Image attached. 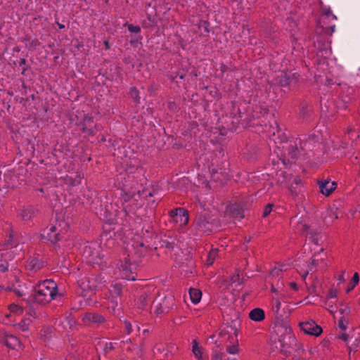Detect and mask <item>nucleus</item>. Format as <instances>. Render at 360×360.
<instances>
[{
	"label": "nucleus",
	"mask_w": 360,
	"mask_h": 360,
	"mask_svg": "<svg viewBox=\"0 0 360 360\" xmlns=\"http://www.w3.org/2000/svg\"><path fill=\"white\" fill-rule=\"evenodd\" d=\"M169 217L173 222L180 226H186L189 220L188 212L183 207H178L169 212Z\"/></svg>",
	"instance_id": "6e6552de"
},
{
	"label": "nucleus",
	"mask_w": 360,
	"mask_h": 360,
	"mask_svg": "<svg viewBox=\"0 0 360 360\" xmlns=\"http://www.w3.org/2000/svg\"><path fill=\"white\" fill-rule=\"evenodd\" d=\"M276 297H280L281 300H284L286 298V295L283 292H279V293H278V295Z\"/></svg>",
	"instance_id": "864d4df0"
},
{
	"label": "nucleus",
	"mask_w": 360,
	"mask_h": 360,
	"mask_svg": "<svg viewBox=\"0 0 360 360\" xmlns=\"http://www.w3.org/2000/svg\"><path fill=\"white\" fill-rule=\"evenodd\" d=\"M109 347H110V349H112L114 348V347H113V345H112V342H110V343L109 344Z\"/></svg>",
	"instance_id": "69168bd1"
},
{
	"label": "nucleus",
	"mask_w": 360,
	"mask_h": 360,
	"mask_svg": "<svg viewBox=\"0 0 360 360\" xmlns=\"http://www.w3.org/2000/svg\"><path fill=\"white\" fill-rule=\"evenodd\" d=\"M314 46L319 49L318 56L324 57H328L330 56L331 51L328 49L327 43L323 42L321 44V42L318 40L317 41H314Z\"/></svg>",
	"instance_id": "4be33fe9"
},
{
	"label": "nucleus",
	"mask_w": 360,
	"mask_h": 360,
	"mask_svg": "<svg viewBox=\"0 0 360 360\" xmlns=\"http://www.w3.org/2000/svg\"><path fill=\"white\" fill-rule=\"evenodd\" d=\"M337 296V292L335 290H330L328 294V298H335Z\"/></svg>",
	"instance_id": "8fccbe9b"
},
{
	"label": "nucleus",
	"mask_w": 360,
	"mask_h": 360,
	"mask_svg": "<svg viewBox=\"0 0 360 360\" xmlns=\"http://www.w3.org/2000/svg\"><path fill=\"white\" fill-rule=\"evenodd\" d=\"M300 115L303 118H305L307 117V115H308L307 106L303 105L300 108Z\"/></svg>",
	"instance_id": "79ce46f5"
},
{
	"label": "nucleus",
	"mask_w": 360,
	"mask_h": 360,
	"mask_svg": "<svg viewBox=\"0 0 360 360\" xmlns=\"http://www.w3.org/2000/svg\"><path fill=\"white\" fill-rule=\"evenodd\" d=\"M90 293H92V292L91 291ZM91 295V294H89L88 295V292L85 293V294H82V297L79 298V302L81 306H86V305H88L90 304V301L89 300V298H87L86 300L85 299L86 297H90Z\"/></svg>",
	"instance_id": "2f4dec72"
},
{
	"label": "nucleus",
	"mask_w": 360,
	"mask_h": 360,
	"mask_svg": "<svg viewBox=\"0 0 360 360\" xmlns=\"http://www.w3.org/2000/svg\"><path fill=\"white\" fill-rule=\"evenodd\" d=\"M2 341L6 346L13 349H15L20 347L19 339L11 334H6Z\"/></svg>",
	"instance_id": "aec40b11"
},
{
	"label": "nucleus",
	"mask_w": 360,
	"mask_h": 360,
	"mask_svg": "<svg viewBox=\"0 0 360 360\" xmlns=\"http://www.w3.org/2000/svg\"><path fill=\"white\" fill-rule=\"evenodd\" d=\"M206 26L205 27V32H209V30H208V23L206 22V21H204L203 22Z\"/></svg>",
	"instance_id": "680f3d73"
},
{
	"label": "nucleus",
	"mask_w": 360,
	"mask_h": 360,
	"mask_svg": "<svg viewBox=\"0 0 360 360\" xmlns=\"http://www.w3.org/2000/svg\"><path fill=\"white\" fill-rule=\"evenodd\" d=\"M274 124L271 125V130L269 131L271 140H272L276 145L278 149H281V160L284 165L287 163L295 162L301 155V151L304 150L307 143H302V140L299 139L295 141H288V135L282 131L278 127L276 120H274Z\"/></svg>",
	"instance_id": "f257e3e1"
},
{
	"label": "nucleus",
	"mask_w": 360,
	"mask_h": 360,
	"mask_svg": "<svg viewBox=\"0 0 360 360\" xmlns=\"http://www.w3.org/2000/svg\"><path fill=\"white\" fill-rule=\"evenodd\" d=\"M359 276L358 273L355 272L352 277L353 285H352V288H354V286L359 283Z\"/></svg>",
	"instance_id": "a18cd8bd"
},
{
	"label": "nucleus",
	"mask_w": 360,
	"mask_h": 360,
	"mask_svg": "<svg viewBox=\"0 0 360 360\" xmlns=\"http://www.w3.org/2000/svg\"><path fill=\"white\" fill-rule=\"evenodd\" d=\"M76 176L78 179L67 175L64 179L65 184L70 186H76L79 185L80 184V179L82 178V174L77 172Z\"/></svg>",
	"instance_id": "393cba45"
},
{
	"label": "nucleus",
	"mask_w": 360,
	"mask_h": 360,
	"mask_svg": "<svg viewBox=\"0 0 360 360\" xmlns=\"http://www.w3.org/2000/svg\"><path fill=\"white\" fill-rule=\"evenodd\" d=\"M212 360H229V359L224 354L217 353V354H215L212 356Z\"/></svg>",
	"instance_id": "a19ab883"
},
{
	"label": "nucleus",
	"mask_w": 360,
	"mask_h": 360,
	"mask_svg": "<svg viewBox=\"0 0 360 360\" xmlns=\"http://www.w3.org/2000/svg\"><path fill=\"white\" fill-rule=\"evenodd\" d=\"M226 212L230 217L239 220L245 217L243 210L237 205L227 206Z\"/></svg>",
	"instance_id": "6ab92c4d"
},
{
	"label": "nucleus",
	"mask_w": 360,
	"mask_h": 360,
	"mask_svg": "<svg viewBox=\"0 0 360 360\" xmlns=\"http://www.w3.org/2000/svg\"><path fill=\"white\" fill-rule=\"evenodd\" d=\"M26 46L30 49H35L39 45V42L37 39H30L28 43L25 44Z\"/></svg>",
	"instance_id": "f704fd0d"
},
{
	"label": "nucleus",
	"mask_w": 360,
	"mask_h": 360,
	"mask_svg": "<svg viewBox=\"0 0 360 360\" xmlns=\"http://www.w3.org/2000/svg\"><path fill=\"white\" fill-rule=\"evenodd\" d=\"M177 77H179L180 79H184L185 77H186V74H184V73L176 74V75L171 74L169 76V79L172 82L178 84V81L176 80Z\"/></svg>",
	"instance_id": "72a5a7b5"
},
{
	"label": "nucleus",
	"mask_w": 360,
	"mask_h": 360,
	"mask_svg": "<svg viewBox=\"0 0 360 360\" xmlns=\"http://www.w3.org/2000/svg\"><path fill=\"white\" fill-rule=\"evenodd\" d=\"M330 18H331L333 20H337L336 15H335L333 13H332V15H330Z\"/></svg>",
	"instance_id": "e2e57ef3"
},
{
	"label": "nucleus",
	"mask_w": 360,
	"mask_h": 360,
	"mask_svg": "<svg viewBox=\"0 0 360 360\" xmlns=\"http://www.w3.org/2000/svg\"><path fill=\"white\" fill-rule=\"evenodd\" d=\"M272 207H273V205L270 204V203L267 204L265 206L264 211H263V217H267L271 213V212L272 211Z\"/></svg>",
	"instance_id": "ea45409f"
},
{
	"label": "nucleus",
	"mask_w": 360,
	"mask_h": 360,
	"mask_svg": "<svg viewBox=\"0 0 360 360\" xmlns=\"http://www.w3.org/2000/svg\"><path fill=\"white\" fill-rule=\"evenodd\" d=\"M195 229L202 233H209L212 231L214 224L212 221L203 215L198 216L194 223Z\"/></svg>",
	"instance_id": "9d476101"
},
{
	"label": "nucleus",
	"mask_w": 360,
	"mask_h": 360,
	"mask_svg": "<svg viewBox=\"0 0 360 360\" xmlns=\"http://www.w3.org/2000/svg\"><path fill=\"white\" fill-rule=\"evenodd\" d=\"M132 247L134 248H136L138 247H140L141 248V250L136 252V253L139 254V256L142 255L143 250H145L146 249V247L145 246V245L143 243H134L132 245Z\"/></svg>",
	"instance_id": "e433bc0d"
},
{
	"label": "nucleus",
	"mask_w": 360,
	"mask_h": 360,
	"mask_svg": "<svg viewBox=\"0 0 360 360\" xmlns=\"http://www.w3.org/2000/svg\"><path fill=\"white\" fill-rule=\"evenodd\" d=\"M77 124L83 133L87 134L88 135H92L94 134L96 125L92 116L88 114H84L80 120H77Z\"/></svg>",
	"instance_id": "9b49d317"
},
{
	"label": "nucleus",
	"mask_w": 360,
	"mask_h": 360,
	"mask_svg": "<svg viewBox=\"0 0 360 360\" xmlns=\"http://www.w3.org/2000/svg\"><path fill=\"white\" fill-rule=\"evenodd\" d=\"M83 255L89 262L94 264L101 266L106 263L102 248L96 243H88L84 248Z\"/></svg>",
	"instance_id": "39448f33"
},
{
	"label": "nucleus",
	"mask_w": 360,
	"mask_h": 360,
	"mask_svg": "<svg viewBox=\"0 0 360 360\" xmlns=\"http://www.w3.org/2000/svg\"><path fill=\"white\" fill-rule=\"evenodd\" d=\"M68 229L69 226L65 221H56L50 227H47L42 231L41 233V239L50 241L55 245L65 239Z\"/></svg>",
	"instance_id": "7ed1b4c3"
},
{
	"label": "nucleus",
	"mask_w": 360,
	"mask_h": 360,
	"mask_svg": "<svg viewBox=\"0 0 360 360\" xmlns=\"http://www.w3.org/2000/svg\"><path fill=\"white\" fill-rule=\"evenodd\" d=\"M122 289L121 284L115 283L111 285L110 292L113 296H120L122 293Z\"/></svg>",
	"instance_id": "c85d7f7f"
},
{
	"label": "nucleus",
	"mask_w": 360,
	"mask_h": 360,
	"mask_svg": "<svg viewBox=\"0 0 360 360\" xmlns=\"http://www.w3.org/2000/svg\"><path fill=\"white\" fill-rule=\"evenodd\" d=\"M271 291L274 292V293H276V296L278 295V293H279V292L274 287L272 286L271 288Z\"/></svg>",
	"instance_id": "052dcab7"
},
{
	"label": "nucleus",
	"mask_w": 360,
	"mask_h": 360,
	"mask_svg": "<svg viewBox=\"0 0 360 360\" xmlns=\"http://www.w3.org/2000/svg\"><path fill=\"white\" fill-rule=\"evenodd\" d=\"M83 323L86 325L94 323L100 324L105 322V319L98 313L86 312L82 318Z\"/></svg>",
	"instance_id": "4468645a"
},
{
	"label": "nucleus",
	"mask_w": 360,
	"mask_h": 360,
	"mask_svg": "<svg viewBox=\"0 0 360 360\" xmlns=\"http://www.w3.org/2000/svg\"><path fill=\"white\" fill-rule=\"evenodd\" d=\"M295 340V338L291 335L280 336L272 341V348L274 351L286 355L290 353V345Z\"/></svg>",
	"instance_id": "0eeeda50"
},
{
	"label": "nucleus",
	"mask_w": 360,
	"mask_h": 360,
	"mask_svg": "<svg viewBox=\"0 0 360 360\" xmlns=\"http://www.w3.org/2000/svg\"><path fill=\"white\" fill-rule=\"evenodd\" d=\"M333 215H334V218H335V219H338V215H337V214H333Z\"/></svg>",
	"instance_id": "774afa93"
},
{
	"label": "nucleus",
	"mask_w": 360,
	"mask_h": 360,
	"mask_svg": "<svg viewBox=\"0 0 360 360\" xmlns=\"http://www.w3.org/2000/svg\"><path fill=\"white\" fill-rule=\"evenodd\" d=\"M34 285L31 283L19 284L17 287H15L14 291L19 297H32L33 300Z\"/></svg>",
	"instance_id": "2eb2a0df"
},
{
	"label": "nucleus",
	"mask_w": 360,
	"mask_h": 360,
	"mask_svg": "<svg viewBox=\"0 0 360 360\" xmlns=\"http://www.w3.org/2000/svg\"><path fill=\"white\" fill-rule=\"evenodd\" d=\"M25 65H26V60L25 58H21L19 62V65L25 67ZM25 71H26V68H23L22 74L24 75Z\"/></svg>",
	"instance_id": "de8ad7c7"
},
{
	"label": "nucleus",
	"mask_w": 360,
	"mask_h": 360,
	"mask_svg": "<svg viewBox=\"0 0 360 360\" xmlns=\"http://www.w3.org/2000/svg\"><path fill=\"white\" fill-rule=\"evenodd\" d=\"M309 228V226L304 223L300 222L298 224V229L303 232L307 231Z\"/></svg>",
	"instance_id": "49530a36"
},
{
	"label": "nucleus",
	"mask_w": 360,
	"mask_h": 360,
	"mask_svg": "<svg viewBox=\"0 0 360 360\" xmlns=\"http://www.w3.org/2000/svg\"><path fill=\"white\" fill-rule=\"evenodd\" d=\"M44 266L45 262L44 261L39 258L33 257L27 261L25 267L30 271L36 272L42 269Z\"/></svg>",
	"instance_id": "f3484780"
},
{
	"label": "nucleus",
	"mask_w": 360,
	"mask_h": 360,
	"mask_svg": "<svg viewBox=\"0 0 360 360\" xmlns=\"http://www.w3.org/2000/svg\"><path fill=\"white\" fill-rule=\"evenodd\" d=\"M231 280L232 283L235 284L236 285H239L242 283L238 274L232 276Z\"/></svg>",
	"instance_id": "c03bdc74"
},
{
	"label": "nucleus",
	"mask_w": 360,
	"mask_h": 360,
	"mask_svg": "<svg viewBox=\"0 0 360 360\" xmlns=\"http://www.w3.org/2000/svg\"><path fill=\"white\" fill-rule=\"evenodd\" d=\"M18 248V246H15L13 248H12V249H13V250H11V252L13 253L14 252V250H16Z\"/></svg>",
	"instance_id": "338daca9"
},
{
	"label": "nucleus",
	"mask_w": 360,
	"mask_h": 360,
	"mask_svg": "<svg viewBox=\"0 0 360 360\" xmlns=\"http://www.w3.org/2000/svg\"><path fill=\"white\" fill-rule=\"evenodd\" d=\"M130 255L128 248L122 252L120 257V264L117 266L118 277L128 281H135V275L133 272L136 264L131 262Z\"/></svg>",
	"instance_id": "20e7f679"
},
{
	"label": "nucleus",
	"mask_w": 360,
	"mask_h": 360,
	"mask_svg": "<svg viewBox=\"0 0 360 360\" xmlns=\"http://www.w3.org/2000/svg\"><path fill=\"white\" fill-rule=\"evenodd\" d=\"M104 45H105V49H107V50H108V49H110L109 43H108V41H104Z\"/></svg>",
	"instance_id": "bf43d9fd"
},
{
	"label": "nucleus",
	"mask_w": 360,
	"mask_h": 360,
	"mask_svg": "<svg viewBox=\"0 0 360 360\" xmlns=\"http://www.w3.org/2000/svg\"><path fill=\"white\" fill-rule=\"evenodd\" d=\"M192 352H193L195 357L197 359H198V360L202 359V352H201V348L198 345V343L195 340H194L192 343Z\"/></svg>",
	"instance_id": "bb28decb"
},
{
	"label": "nucleus",
	"mask_w": 360,
	"mask_h": 360,
	"mask_svg": "<svg viewBox=\"0 0 360 360\" xmlns=\"http://www.w3.org/2000/svg\"><path fill=\"white\" fill-rule=\"evenodd\" d=\"M335 30V25H333L329 28L323 27V32L327 34L331 35Z\"/></svg>",
	"instance_id": "37998d69"
},
{
	"label": "nucleus",
	"mask_w": 360,
	"mask_h": 360,
	"mask_svg": "<svg viewBox=\"0 0 360 360\" xmlns=\"http://www.w3.org/2000/svg\"><path fill=\"white\" fill-rule=\"evenodd\" d=\"M249 318L256 322H260L265 318L264 311L261 308H255L249 313Z\"/></svg>",
	"instance_id": "412c9836"
},
{
	"label": "nucleus",
	"mask_w": 360,
	"mask_h": 360,
	"mask_svg": "<svg viewBox=\"0 0 360 360\" xmlns=\"http://www.w3.org/2000/svg\"><path fill=\"white\" fill-rule=\"evenodd\" d=\"M174 305V297L168 295L164 297L160 302L155 305V312L157 315L168 313Z\"/></svg>",
	"instance_id": "1a4fd4ad"
},
{
	"label": "nucleus",
	"mask_w": 360,
	"mask_h": 360,
	"mask_svg": "<svg viewBox=\"0 0 360 360\" xmlns=\"http://www.w3.org/2000/svg\"><path fill=\"white\" fill-rule=\"evenodd\" d=\"M302 187L303 186L301 179L297 176H292L290 180V184L289 186V190L292 195L293 196L297 195L298 193L302 192Z\"/></svg>",
	"instance_id": "a211bd4d"
},
{
	"label": "nucleus",
	"mask_w": 360,
	"mask_h": 360,
	"mask_svg": "<svg viewBox=\"0 0 360 360\" xmlns=\"http://www.w3.org/2000/svg\"><path fill=\"white\" fill-rule=\"evenodd\" d=\"M281 301L280 297H276L273 298V309L276 313H278L281 309Z\"/></svg>",
	"instance_id": "7c9ffc66"
},
{
	"label": "nucleus",
	"mask_w": 360,
	"mask_h": 360,
	"mask_svg": "<svg viewBox=\"0 0 360 360\" xmlns=\"http://www.w3.org/2000/svg\"><path fill=\"white\" fill-rule=\"evenodd\" d=\"M226 352L231 354H236L238 352V346L236 345H229L226 347Z\"/></svg>",
	"instance_id": "c9c22d12"
},
{
	"label": "nucleus",
	"mask_w": 360,
	"mask_h": 360,
	"mask_svg": "<svg viewBox=\"0 0 360 360\" xmlns=\"http://www.w3.org/2000/svg\"><path fill=\"white\" fill-rule=\"evenodd\" d=\"M217 255V249H212L207 253V257L205 263L207 266H211L214 263Z\"/></svg>",
	"instance_id": "cd10ccee"
},
{
	"label": "nucleus",
	"mask_w": 360,
	"mask_h": 360,
	"mask_svg": "<svg viewBox=\"0 0 360 360\" xmlns=\"http://www.w3.org/2000/svg\"><path fill=\"white\" fill-rule=\"evenodd\" d=\"M318 185L320 192L326 196L330 195L337 186L335 182L327 179L319 181Z\"/></svg>",
	"instance_id": "dca6fc26"
},
{
	"label": "nucleus",
	"mask_w": 360,
	"mask_h": 360,
	"mask_svg": "<svg viewBox=\"0 0 360 360\" xmlns=\"http://www.w3.org/2000/svg\"><path fill=\"white\" fill-rule=\"evenodd\" d=\"M308 274H309V271H307V270L304 271L303 273L300 274V275H301V276H302L303 280L306 279V278H307Z\"/></svg>",
	"instance_id": "5fc2aeb1"
},
{
	"label": "nucleus",
	"mask_w": 360,
	"mask_h": 360,
	"mask_svg": "<svg viewBox=\"0 0 360 360\" xmlns=\"http://www.w3.org/2000/svg\"><path fill=\"white\" fill-rule=\"evenodd\" d=\"M140 195L134 192H124L120 197V201L123 205V210L127 214L134 213L137 208L138 198Z\"/></svg>",
	"instance_id": "423d86ee"
},
{
	"label": "nucleus",
	"mask_w": 360,
	"mask_h": 360,
	"mask_svg": "<svg viewBox=\"0 0 360 360\" xmlns=\"http://www.w3.org/2000/svg\"><path fill=\"white\" fill-rule=\"evenodd\" d=\"M62 325L63 326V327L65 328H68L70 329H72L75 326L76 321L73 316H72L71 315H69L64 318V319L62 322Z\"/></svg>",
	"instance_id": "a878e982"
},
{
	"label": "nucleus",
	"mask_w": 360,
	"mask_h": 360,
	"mask_svg": "<svg viewBox=\"0 0 360 360\" xmlns=\"http://www.w3.org/2000/svg\"><path fill=\"white\" fill-rule=\"evenodd\" d=\"M129 95L130 96L134 99L136 101L139 102L140 97H139V91L137 89L136 87H131L129 90Z\"/></svg>",
	"instance_id": "c756f323"
},
{
	"label": "nucleus",
	"mask_w": 360,
	"mask_h": 360,
	"mask_svg": "<svg viewBox=\"0 0 360 360\" xmlns=\"http://www.w3.org/2000/svg\"><path fill=\"white\" fill-rule=\"evenodd\" d=\"M290 288L293 290L294 291L298 290V285L295 282H290L289 283Z\"/></svg>",
	"instance_id": "3c124183"
},
{
	"label": "nucleus",
	"mask_w": 360,
	"mask_h": 360,
	"mask_svg": "<svg viewBox=\"0 0 360 360\" xmlns=\"http://www.w3.org/2000/svg\"><path fill=\"white\" fill-rule=\"evenodd\" d=\"M300 326L301 330L304 333L311 335L319 336L323 331L321 327L317 325L314 321L300 323Z\"/></svg>",
	"instance_id": "ddd939ff"
},
{
	"label": "nucleus",
	"mask_w": 360,
	"mask_h": 360,
	"mask_svg": "<svg viewBox=\"0 0 360 360\" xmlns=\"http://www.w3.org/2000/svg\"><path fill=\"white\" fill-rule=\"evenodd\" d=\"M123 323H124V332L127 335H129L132 332V326H131V323L128 320L124 319L123 321Z\"/></svg>",
	"instance_id": "473e14b6"
},
{
	"label": "nucleus",
	"mask_w": 360,
	"mask_h": 360,
	"mask_svg": "<svg viewBox=\"0 0 360 360\" xmlns=\"http://www.w3.org/2000/svg\"><path fill=\"white\" fill-rule=\"evenodd\" d=\"M330 18H331L333 20H337L336 15H335L333 13H332V15H330Z\"/></svg>",
	"instance_id": "0e129e2a"
},
{
	"label": "nucleus",
	"mask_w": 360,
	"mask_h": 360,
	"mask_svg": "<svg viewBox=\"0 0 360 360\" xmlns=\"http://www.w3.org/2000/svg\"><path fill=\"white\" fill-rule=\"evenodd\" d=\"M347 321L345 319H343V318H341L338 321V327L342 331H345L346 330V329H347Z\"/></svg>",
	"instance_id": "4c0bfd02"
},
{
	"label": "nucleus",
	"mask_w": 360,
	"mask_h": 360,
	"mask_svg": "<svg viewBox=\"0 0 360 360\" xmlns=\"http://www.w3.org/2000/svg\"><path fill=\"white\" fill-rule=\"evenodd\" d=\"M332 13H333L332 11L329 8L328 10L326 11L325 15L327 18H330V15H332Z\"/></svg>",
	"instance_id": "4d7b16f0"
},
{
	"label": "nucleus",
	"mask_w": 360,
	"mask_h": 360,
	"mask_svg": "<svg viewBox=\"0 0 360 360\" xmlns=\"http://www.w3.org/2000/svg\"><path fill=\"white\" fill-rule=\"evenodd\" d=\"M56 23H57V25H58V28H59V29L62 30V29L65 28V25H64L60 24V22H56Z\"/></svg>",
	"instance_id": "13d9d810"
},
{
	"label": "nucleus",
	"mask_w": 360,
	"mask_h": 360,
	"mask_svg": "<svg viewBox=\"0 0 360 360\" xmlns=\"http://www.w3.org/2000/svg\"><path fill=\"white\" fill-rule=\"evenodd\" d=\"M190 299L192 303L196 304L200 302L202 297V292L200 290L196 288H190L189 290Z\"/></svg>",
	"instance_id": "b1692460"
},
{
	"label": "nucleus",
	"mask_w": 360,
	"mask_h": 360,
	"mask_svg": "<svg viewBox=\"0 0 360 360\" xmlns=\"http://www.w3.org/2000/svg\"><path fill=\"white\" fill-rule=\"evenodd\" d=\"M298 77L296 73L283 72L278 77V84L283 87L295 86L298 82Z\"/></svg>",
	"instance_id": "f8f14e48"
},
{
	"label": "nucleus",
	"mask_w": 360,
	"mask_h": 360,
	"mask_svg": "<svg viewBox=\"0 0 360 360\" xmlns=\"http://www.w3.org/2000/svg\"><path fill=\"white\" fill-rule=\"evenodd\" d=\"M36 210L32 207H25L19 211V215L24 221H29L35 214Z\"/></svg>",
	"instance_id": "5701e85b"
},
{
	"label": "nucleus",
	"mask_w": 360,
	"mask_h": 360,
	"mask_svg": "<svg viewBox=\"0 0 360 360\" xmlns=\"http://www.w3.org/2000/svg\"><path fill=\"white\" fill-rule=\"evenodd\" d=\"M30 39L31 38L30 37L26 36L21 39V41L25 42L26 44L28 43V41H30Z\"/></svg>",
	"instance_id": "6e6d98bb"
},
{
	"label": "nucleus",
	"mask_w": 360,
	"mask_h": 360,
	"mask_svg": "<svg viewBox=\"0 0 360 360\" xmlns=\"http://www.w3.org/2000/svg\"><path fill=\"white\" fill-rule=\"evenodd\" d=\"M128 30L131 33H139L141 32V27L138 25L130 24L128 25Z\"/></svg>",
	"instance_id": "58836bf2"
},
{
	"label": "nucleus",
	"mask_w": 360,
	"mask_h": 360,
	"mask_svg": "<svg viewBox=\"0 0 360 360\" xmlns=\"http://www.w3.org/2000/svg\"><path fill=\"white\" fill-rule=\"evenodd\" d=\"M339 338L343 340L344 341H347L349 338V336L347 333H342L340 335Z\"/></svg>",
	"instance_id": "603ef678"
},
{
	"label": "nucleus",
	"mask_w": 360,
	"mask_h": 360,
	"mask_svg": "<svg viewBox=\"0 0 360 360\" xmlns=\"http://www.w3.org/2000/svg\"><path fill=\"white\" fill-rule=\"evenodd\" d=\"M345 271H342L340 275L338 276L337 280L338 281L339 283H344L345 281Z\"/></svg>",
	"instance_id": "09e8293b"
},
{
	"label": "nucleus",
	"mask_w": 360,
	"mask_h": 360,
	"mask_svg": "<svg viewBox=\"0 0 360 360\" xmlns=\"http://www.w3.org/2000/svg\"><path fill=\"white\" fill-rule=\"evenodd\" d=\"M58 296L56 283L51 279L39 282L34 288L33 301L40 304H46Z\"/></svg>",
	"instance_id": "f03ea898"
}]
</instances>
